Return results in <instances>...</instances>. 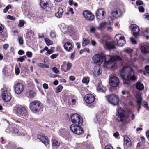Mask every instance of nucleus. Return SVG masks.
<instances>
[{
  "label": "nucleus",
  "instance_id": "nucleus-49",
  "mask_svg": "<svg viewBox=\"0 0 149 149\" xmlns=\"http://www.w3.org/2000/svg\"><path fill=\"white\" fill-rule=\"evenodd\" d=\"M52 70L56 74H57L59 72L58 69L55 67H53L52 69Z\"/></svg>",
  "mask_w": 149,
  "mask_h": 149
},
{
  "label": "nucleus",
  "instance_id": "nucleus-18",
  "mask_svg": "<svg viewBox=\"0 0 149 149\" xmlns=\"http://www.w3.org/2000/svg\"><path fill=\"white\" fill-rule=\"evenodd\" d=\"M111 16L116 19L120 17L122 15L121 10L119 8L114 9L111 13Z\"/></svg>",
  "mask_w": 149,
  "mask_h": 149
},
{
  "label": "nucleus",
  "instance_id": "nucleus-6",
  "mask_svg": "<svg viewBox=\"0 0 149 149\" xmlns=\"http://www.w3.org/2000/svg\"><path fill=\"white\" fill-rule=\"evenodd\" d=\"M116 120L118 122L122 121L126 118L125 111L121 108L118 107L116 114Z\"/></svg>",
  "mask_w": 149,
  "mask_h": 149
},
{
  "label": "nucleus",
  "instance_id": "nucleus-34",
  "mask_svg": "<svg viewBox=\"0 0 149 149\" xmlns=\"http://www.w3.org/2000/svg\"><path fill=\"white\" fill-rule=\"evenodd\" d=\"M37 66L42 68H48L49 67V65L48 64H45L41 63H38L37 64Z\"/></svg>",
  "mask_w": 149,
  "mask_h": 149
},
{
  "label": "nucleus",
  "instance_id": "nucleus-62",
  "mask_svg": "<svg viewBox=\"0 0 149 149\" xmlns=\"http://www.w3.org/2000/svg\"><path fill=\"white\" fill-rule=\"evenodd\" d=\"M9 47V45L7 44H5L3 46V48L6 50H7Z\"/></svg>",
  "mask_w": 149,
  "mask_h": 149
},
{
  "label": "nucleus",
  "instance_id": "nucleus-19",
  "mask_svg": "<svg viewBox=\"0 0 149 149\" xmlns=\"http://www.w3.org/2000/svg\"><path fill=\"white\" fill-rule=\"evenodd\" d=\"M104 46L107 50L114 49L116 48L114 44L111 42L106 41Z\"/></svg>",
  "mask_w": 149,
  "mask_h": 149
},
{
  "label": "nucleus",
  "instance_id": "nucleus-23",
  "mask_svg": "<svg viewBox=\"0 0 149 149\" xmlns=\"http://www.w3.org/2000/svg\"><path fill=\"white\" fill-rule=\"evenodd\" d=\"M92 73L94 76L97 77L101 74V72L99 68L97 67L94 69Z\"/></svg>",
  "mask_w": 149,
  "mask_h": 149
},
{
  "label": "nucleus",
  "instance_id": "nucleus-52",
  "mask_svg": "<svg viewBox=\"0 0 149 149\" xmlns=\"http://www.w3.org/2000/svg\"><path fill=\"white\" fill-rule=\"evenodd\" d=\"M143 105L147 109L149 110V107L148 104L146 102H144L143 103Z\"/></svg>",
  "mask_w": 149,
  "mask_h": 149
},
{
  "label": "nucleus",
  "instance_id": "nucleus-13",
  "mask_svg": "<svg viewBox=\"0 0 149 149\" xmlns=\"http://www.w3.org/2000/svg\"><path fill=\"white\" fill-rule=\"evenodd\" d=\"M14 88L15 93L17 94H20L23 92L24 86L22 84L18 83L14 85Z\"/></svg>",
  "mask_w": 149,
  "mask_h": 149
},
{
  "label": "nucleus",
  "instance_id": "nucleus-55",
  "mask_svg": "<svg viewBox=\"0 0 149 149\" xmlns=\"http://www.w3.org/2000/svg\"><path fill=\"white\" fill-rule=\"evenodd\" d=\"M50 36L51 38H53L56 37L55 33L52 31L50 33Z\"/></svg>",
  "mask_w": 149,
  "mask_h": 149
},
{
  "label": "nucleus",
  "instance_id": "nucleus-12",
  "mask_svg": "<svg viewBox=\"0 0 149 149\" xmlns=\"http://www.w3.org/2000/svg\"><path fill=\"white\" fill-rule=\"evenodd\" d=\"M84 17L87 20L93 21L94 19V16L89 10H85L83 13Z\"/></svg>",
  "mask_w": 149,
  "mask_h": 149
},
{
  "label": "nucleus",
  "instance_id": "nucleus-11",
  "mask_svg": "<svg viewBox=\"0 0 149 149\" xmlns=\"http://www.w3.org/2000/svg\"><path fill=\"white\" fill-rule=\"evenodd\" d=\"M93 60L94 63L100 65L103 61V57L100 54H96L93 56Z\"/></svg>",
  "mask_w": 149,
  "mask_h": 149
},
{
  "label": "nucleus",
  "instance_id": "nucleus-53",
  "mask_svg": "<svg viewBox=\"0 0 149 149\" xmlns=\"http://www.w3.org/2000/svg\"><path fill=\"white\" fill-rule=\"evenodd\" d=\"M15 74L16 75H18L20 72L19 69L18 67H16L15 68Z\"/></svg>",
  "mask_w": 149,
  "mask_h": 149
},
{
  "label": "nucleus",
  "instance_id": "nucleus-17",
  "mask_svg": "<svg viewBox=\"0 0 149 149\" xmlns=\"http://www.w3.org/2000/svg\"><path fill=\"white\" fill-rule=\"evenodd\" d=\"M37 138L39 139L42 142L45 146L48 144L49 141L48 139L47 136H45V135L41 134L37 135Z\"/></svg>",
  "mask_w": 149,
  "mask_h": 149
},
{
  "label": "nucleus",
  "instance_id": "nucleus-1",
  "mask_svg": "<svg viewBox=\"0 0 149 149\" xmlns=\"http://www.w3.org/2000/svg\"><path fill=\"white\" fill-rule=\"evenodd\" d=\"M120 75L123 80L124 84L126 87L129 85L130 80L134 81L137 79L133 70L129 66L124 67L121 70Z\"/></svg>",
  "mask_w": 149,
  "mask_h": 149
},
{
  "label": "nucleus",
  "instance_id": "nucleus-10",
  "mask_svg": "<svg viewBox=\"0 0 149 149\" xmlns=\"http://www.w3.org/2000/svg\"><path fill=\"white\" fill-rule=\"evenodd\" d=\"M109 77V83L110 85L113 87H116L118 85L119 80L117 77L113 76H110Z\"/></svg>",
  "mask_w": 149,
  "mask_h": 149
},
{
  "label": "nucleus",
  "instance_id": "nucleus-41",
  "mask_svg": "<svg viewBox=\"0 0 149 149\" xmlns=\"http://www.w3.org/2000/svg\"><path fill=\"white\" fill-rule=\"evenodd\" d=\"M63 86L61 85H59L56 88V93H59L61 92L63 89Z\"/></svg>",
  "mask_w": 149,
  "mask_h": 149
},
{
  "label": "nucleus",
  "instance_id": "nucleus-15",
  "mask_svg": "<svg viewBox=\"0 0 149 149\" xmlns=\"http://www.w3.org/2000/svg\"><path fill=\"white\" fill-rule=\"evenodd\" d=\"M131 29L133 32V35L136 38L139 36V33L140 31V29L137 25L135 24H131Z\"/></svg>",
  "mask_w": 149,
  "mask_h": 149
},
{
  "label": "nucleus",
  "instance_id": "nucleus-38",
  "mask_svg": "<svg viewBox=\"0 0 149 149\" xmlns=\"http://www.w3.org/2000/svg\"><path fill=\"white\" fill-rule=\"evenodd\" d=\"M27 58L26 56L25 55H24L22 56H21L19 58H17V61L20 62H22Z\"/></svg>",
  "mask_w": 149,
  "mask_h": 149
},
{
  "label": "nucleus",
  "instance_id": "nucleus-61",
  "mask_svg": "<svg viewBox=\"0 0 149 149\" xmlns=\"http://www.w3.org/2000/svg\"><path fill=\"white\" fill-rule=\"evenodd\" d=\"M91 44L93 46H95L96 45V42L94 40H92L91 41Z\"/></svg>",
  "mask_w": 149,
  "mask_h": 149
},
{
  "label": "nucleus",
  "instance_id": "nucleus-31",
  "mask_svg": "<svg viewBox=\"0 0 149 149\" xmlns=\"http://www.w3.org/2000/svg\"><path fill=\"white\" fill-rule=\"evenodd\" d=\"M107 23L106 22H103L100 23L98 26V29L100 30L102 29L105 28Z\"/></svg>",
  "mask_w": 149,
  "mask_h": 149
},
{
  "label": "nucleus",
  "instance_id": "nucleus-64",
  "mask_svg": "<svg viewBox=\"0 0 149 149\" xmlns=\"http://www.w3.org/2000/svg\"><path fill=\"white\" fill-rule=\"evenodd\" d=\"M145 17L147 20H149V14L148 13H146L145 15Z\"/></svg>",
  "mask_w": 149,
  "mask_h": 149
},
{
  "label": "nucleus",
  "instance_id": "nucleus-24",
  "mask_svg": "<svg viewBox=\"0 0 149 149\" xmlns=\"http://www.w3.org/2000/svg\"><path fill=\"white\" fill-rule=\"evenodd\" d=\"M57 12L55 13V16L58 18H61L62 15L63 13V10L61 8H59L57 10Z\"/></svg>",
  "mask_w": 149,
  "mask_h": 149
},
{
  "label": "nucleus",
  "instance_id": "nucleus-30",
  "mask_svg": "<svg viewBox=\"0 0 149 149\" xmlns=\"http://www.w3.org/2000/svg\"><path fill=\"white\" fill-rule=\"evenodd\" d=\"M70 117L71 118V121H74L75 119H77L79 118H81L80 116L78 115L77 113L74 114L72 115H70Z\"/></svg>",
  "mask_w": 149,
  "mask_h": 149
},
{
  "label": "nucleus",
  "instance_id": "nucleus-51",
  "mask_svg": "<svg viewBox=\"0 0 149 149\" xmlns=\"http://www.w3.org/2000/svg\"><path fill=\"white\" fill-rule=\"evenodd\" d=\"M136 4L137 5H143V3L142 1L139 0L136 1Z\"/></svg>",
  "mask_w": 149,
  "mask_h": 149
},
{
  "label": "nucleus",
  "instance_id": "nucleus-46",
  "mask_svg": "<svg viewBox=\"0 0 149 149\" xmlns=\"http://www.w3.org/2000/svg\"><path fill=\"white\" fill-rule=\"evenodd\" d=\"M18 40L19 43L21 44L22 45L23 43V40L21 36H19L18 37Z\"/></svg>",
  "mask_w": 149,
  "mask_h": 149
},
{
  "label": "nucleus",
  "instance_id": "nucleus-60",
  "mask_svg": "<svg viewBox=\"0 0 149 149\" xmlns=\"http://www.w3.org/2000/svg\"><path fill=\"white\" fill-rule=\"evenodd\" d=\"M139 10L140 12H143L144 11V8L142 6H140L139 8Z\"/></svg>",
  "mask_w": 149,
  "mask_h": 149
},
{
  "label": "nucleus",
  "instance_id": "nucleus-32",
  "mask_svg": "<svg viewBox=\"0 0 149 149\" xmlns=\"http://www.w3.org/2000/svg\"><path fill=\"white\" fill-rule=\"evenodd\" d=\"M101 114H97L94 119V121L95 123H97L98 121H100L102 118L101 117Z\"/></svg>",
  "mask_w": 149,
  "mask_h": 149
},
{
  "label": "nucleus",
  "instance_id": "nucleus-26",
  "mask_svg": "<svg viewBox=\"0 0 149 149\" xmlns=\"http://www.w3.org/2000/svg\"><path fill=\"white\" fill-rule=\"evenodd\" d=\"M52 146L54 148H57L59 146L60 143L54 139L53 138L52 139Z\"/></svg>",
  "mask_w": 149,
  "mask_h": 149
},
{
  "label": "nucleus",
  "instance_id": "nucleus-21",
  "mask_svg": "<svg viewBox=\"0 0 149 149\" xmlns=\"http://www.w3.org/2000/svg\"><path fill=\"white\" fill-rule=\"evenodd\" d=\"M106 88L105 87H104L102 84L100 82L98 83L97 90L99 92H104L106 91Z\"/></svg>",
  "mask_w": 149,
  "mask_h": 149
},
{
  "label": "nucleus",
  "instance_id": "nucleus-4",
  "mask_svg": "<svg viewBox=\"0 0 149 149\" xmlns=\"http://www.w3.org/2000/svg\"><path fill=\"white\" fill-rule=\"evenodd\" d=\"M30 108L33 112L36 113L40 111L41 108V103L38 101H33L30 103Z\"/></svg>",
  "mask_w": 149,
  "mask_h": 149
},
{
  "label": "nucleus",
  "instance_id": "nucleus-43",
  "mask_svg": "<svg viewBox=\"0 0 149 149\" xmlns=\"http://www.w3.org/2000/svg\"><path fill=\"white\" fill-rule=\"evenodd\" d=\"M124 51L130 54L132 52V50L130 48H128L124 50Z\"/></svg>",
  "mask_w": 149,
  "mask_h": 149
},
{
  "label": "nucleus",
  "instance_id": "nucleus-39",
  "mask_svg": "<svg viewBox=\"0 0 149 149\" xmlns=\"http://www.w3.org/2000/svg\"><path fill=\"white\" fill-rule=\"evenodd\" d=\"M72 66V64L69 62H68L67 64V68L65 70H64L65 72H66L67 71L69 70L71 68Z\"/></svg>",
  "mask_w": 149,
  "mask_h": 149
},
{
  "label": "nucleus",
  "instance_id": "nucleus-36",
  "mask_svg": "<svg viewBox=\"0 0 149 149\" xmlns=\"http://www.w3.org/2000/svg\"><path fill=\"white\" fill-rule=\"evenodd\" d=\"M145 71L144 72V74L148 76H149V66L146 65L145 67Z\"/></svg>",
  "mask_w": 149,
  "mask_h": 149
},
{
  "label": "nucleus",
  "instance_id": "nucleus-25",
  "mask_svg": "<svg viewBox=\"0 0 149 149\" xmlns=\"http://www.w3.org/2000/svg\"><path fill=\"white\" fill-rule=\"evenodd\" d=\"M64 47L65 49L68 51H70L72 48V45L69 42L65 43L64 45Z\"/></svg>",
  "mask_w": 149,
  "mask_h": 149
},
{
  "label": "nucleus",
  "instance_id": "nucleus-35",
  "mask_svg": "<svg viewBox=\"0 0 149 149\" xmlns=\"http://www.w3.org/2000/svg\"><path fill=\"white\" fill-rule=\"evenodd\" d=\"M29 97L31 98L33 97L35 95V93L32 90H29L27 92Z\"/></svg>",
  "mask_w": 149,
  "mask_h": 149
},
{
  "label": "nucleus",
  "instance_id": "nucleus-2",
  "mask_svg": "<svg viewBox=\"0 0 149 149\" xmlns=\"http://www.w3.org/2000/svg\"><path fill=\"white\" fill-rule=\"evenodd\" d=\"M104 65L107 68H113L115 66L116 61H120L121 58L118 55L113 56L107 55L104 56Z\"/></svg>",
  "mask_w": 149,
  "mask_h": 149
},
{
  "label": "nucleus",
  "instance_id": "nucleus-44",
  "mask_svg": "<svg viewBox=\"0 0 149 149\" xmlns=\"http://www.w3.org/2000/svg\"><path fill=\"white\" fill-rule=\"evenodd\" d=\"M89 78L86 77L83 79L82 81L83 83H88L89 82Z\"/></svg>",
  "mask_w": 149,
  "mask_h": 149
},
{
  "label": "nucleus",
  "instance_id": "nucleus-9",
  "mask_svg": "<svg viewBox=\"0 0 149 149\" xmlns=\"http://www.w3.org/2000/svg\"><path fill=\"white\" fill-rule=\"evenodd\" d=\"M116 39L118 46L122 47L126 43L125 38L120 34L116 35L115 37Z\"/></svg>",
  "mask_w": 149,
  "mask_h": 149
},
{
  "label": "nucleus",
  "instance_id": "nucleus-37",
  "mask_svg": "<svg viewBox=\"0 0 149 149\" xmlns=\"http://www.w3.org/2000/svg\"><path fill=\"white\" fill-rule=\"evenodd\" d=\"M45 41L46 45L48 46L52 45L53 44V42L47 38H45Z\"/></svg>",
  "mask_w": 149,
  "mask_h": 149
},
{
  "label": "nucleus",
  "instance_id": "nucleus-16",
  "mask_svg": "<svg viewBox=\"0 0 149 149\" xmlns=\"http://www.w3.org/2000/svg\"><path fill=\"white\" fill-rule=\"evenodd\" d=\"M3 100L6 102L10 101L11 99V96L10 92L7 90H5L2 94Z\"/></svg>",
  "mask_w": 149,
  "mask_h": 149
},
{
  "label": "nucleus",
  "instance_id": "nucleus-3",
  "mask_svg": "<svg viewBox=\"0 0 149 149\" xmlns=\"http://www.w3.org/2000/svg\"><path fill=\"white\" fill-rule=\"evenodd\" d=\"M71 121L73 123L70 125V128L71 131L78 135L82 134L84 132L81 126L83 123V120L81 118H79Z\"/></svg>",
  "mask_w": 149,
  "mask_h": 149
},
{
  "label": "nucleus",
  "instance_id": "nucleus-5",
  "mask_svg": "<svg viewBox=\"0 0 149 149\" xmlns=\"http://www.w3.org/2000/svg\"><path fill=\"white\" fill-rule=\"evenodd\" d=\"M16 112L19 116L23 118H26L27 117L28 113L25 107L21 106L17 107L16 109Z\"/></svg>",
  "mask_w": 149,
  "mask_h": 149
},
{
  "label": "nucleus",
  "instance_id": "nucleus-29",
  "mask_svg": "<svg viewBox=\"0 0 149 149\" xmlns=\"http://www.w3.org/2000/svg\"><path fill=\"white\" fill-rule=\"evenodd\" d=\"M136 97L137 99V104L139 106V108L138 109V110H139V109H140L141 107L140 105L142 103V98L141 95H137Z\"/></svg>",
  "mask_w": 149,
  "mask_h": 149
},
{
  "label": "nucleus",
  "instance_id": "nucleus-59",
  "mask_svg": "<svg viewBox=\"0 0 149 149\" xmlns=\"http://www.w3.org/2000/svg\"><path fill=\"white\" fill-rule=\"evenodd\" d=\"M43 87L45 89H47L48 88V85L46 83H44L43 84Z\"/></svg>",
  "mask_w": 149,
  "mask_h": 149
},
{
  "label": "nucleus",
  "instance_id": "nucleus-22",
  "mask_svg": "<svg viewBox=\"0 0 149 149\" xmlns=\"http://www.w3.org/2000/svg\"><path fill=\"white\" fill-rule=\"evenodd\" d=\"M140 49L142 52L146 53L149 52V47L146 45H143L140 44Z\"/></svg>",
  "mask_w": 149,
  "mask_h": 149
},
{
  "label": "nucleus",
  "instance_id": "nucleus-63",
  "mask_svg": "<svg viewBox=\"0 0 149 149\" xmlns=\"http://www.w3.org/2000/svg\"><path fill=\"white\" fill-rule=\"evenodd\" d=\"M24 53V52L22 50H20L18 52V54L20 55H23Z\"/></svg>",
  "mask_w": 149,
  "mask_h": 149
},
{
  "label": "nucleus",
  "instance_id": "nucleus-47",
  "mask_svg": "<svg viewBox=\"0 0 149 149\" xmlns=\"http://www.w3.org/2000/svg\"><path fill=\"white\" fill-rule=\"evenodd\" d=\"M26 55L29 58L31 57L32 55V53L30 51H28L26 53Z\"/></svg>",
  "mask_w": 149,
  "mask_h": 149
},
{
  "label": "nucleus",
  "instance_id": "nucleus-42",
  "mask_svg": "<svg viewBox=\"0 0 149 149\" xmlns=\"http://www.w3.org/2000/svg\"><path fill=\"white\" fill-rule=\"evenodd\" d=\"M11 6L10 5H8L3 10V12L5 13H6L9 9L11 8Z\"/></svg>",
  "mask_w": 149,
  "mask_h": 149
},
{
  "label": "nucleus",
  "instance_id": "nucleus-45",
  "mask_svg": "<svg viewBox=\"0 0 149 149\" xmlns=\"http://www.w3.org/2000/svg\"><path fill=\"white\" fill-rule=\"evenodd\" d=\"M58 54H53L50 56V58L52 59H54L56 58L58 56Z\"/></svg>",
  "mask_w": 149,
  "mask_h": 149
},
{
  "label": "nucleus",
  "instance_id": "nucleus-54",
  "mask_svg": "<svg viewBox=\"0 0 149 149\" xmlns=\"http://www.w3.org/2000/svg\"><path fill=\"white\" fill-rule=\"evenodd\" d=\"M54 50V48L53 47H52L49 50L48 49L47 52L49 54H51L53 52Z\"/></svg>",
  "mask_w": 149,
  "mask_h": 149
},
{
  "label": "nucleus",
  "instance_id": "nucleus-14",
  "mask_svg": "<svg viewBox=\"0 0 149 149\" xmlns=\"http://www.w3.org/2000/svg\"><path fill=\"white\" fill-rule=\"evenodd\" d=\"M105 15L106 12L102 9H99L96 12V17L100 20H102L104 19Z\"/></svg>",
  "mask_w": 149,
  "mask_h": 149
},
{
  "label": "nucleus",
  "instance_id": "nucleus-27",
  "mask_svg": "<svg viewBox=\"0 0 149 149\" xmlns=\"http://www.w3.org/2000/svg\"><path fill=\"white\" fill-rule=\"evenodd\" d=\"M125 143L128 147L131 146L132 145L130 139L127 136L124 137Z\"/></svg>",
  "mask_w": 149,
  "mask_h": 149
},
{
  "label": "nucleus",
  "instance_id": "nucleus-48",
  "mask_svg": "<svg viewBox=\"0 0 149 149\" xmlns=\"http://www.w3.org/2000/svg\"><path fill=\"white\" fill-rule=\"evenodd\" d=\"M7 107H9L12 105V103L10 102H6L4 104Z\"/></svg>",
  "mask_w": 149,
  "mask_h": 149
},
{
  "label": "nucleus",
  "instance_id": "nucleus-58",
  "mask_svg": "<svg viewBox=\"0 0 149 149\" xmlns=\"http://www.w3.org/2000/svg\"><path fill=\"white\" fill-rule=\"evenodd\" d=\"M105 149H113V148L110 145H107L105 146Z\"/></svg>",
  "mask_w": 149,
  "mask_h": 149
},
{
  "label": "nucleus",
  "instance_id": "nucleus-33",
  "mask_svg": "<svg viewBox=\"0 0 149 149\" xmlns=\"http://www.w3.org/2000/svg\"><path fill=\"white\" fill-rule=\"evenodd\" d=\"M90 42V40L87 39L83 38V39L82 46L83 47H85L89 44Z\"/></svg>",
  "mask_w": 149,
  "mask_h": 149
},
{
  "label": "nucleus",
  "instance_id": "nucleus-50",
  "mask_svg": "<svg viewBox=\"0 0 149 149\" xmlns=\"http://www.w3.org/2000/svg\"><path fill=\"white\" fill-rule=\"evenodd\" d=\"M7 18L13 21L15 19V18L14 17L10 15H8L7 16Z\"/></svg>",
  "mask_w": 149,
  "mask_h": 149
},
{
  "label": "nucleus",
  "instance_id": "nucleus-7",
  "mask_svg": "<svg viewBox=\"0 0 149 149\" xmlns=\"http://www.w3.org/2000/svg\"><path fill=\"white\" fill-rule=\"evenodd\" d=\"M85 100L86 102L88 104V106L90 107L93 108L94 106V102L95 97L93 95L91 94L86 95L85 97Z\"/></svg>",
  "mask_w": 149,
  "mask_h": 149
},
{
  "label": "nucleus",
  "instance_id": "nucleus-20",
  "mask_svg": "<svg viewBox=\"0 0 149 149\" xmlns=\"http://www.w3.org/2000/svg\"><path fill=\"white\" fill-rule=\"evenodd\" d=\"M49 1V0H41L40 5L42 8L45 9L48 6Z\"/></svg>",
  "mask_w": 149,
  "mask_h": 149
},
{
  "label": "nucleus",
  "instance_id": "nucleus-57",
  "mask_svg": "<svg viewBox=\"0 0 149 149\" xmlns=\"http://www.w3.org/2000/svg\"><path fill=\"white\" fill-rule=\"evenodd\" d=\"M75 53V51H74L71 54L70 58V59H74V58Z\"/></svg>",
  "mask_w": 149,
  "mask_h": 149
},
{
  "label": "nucleus",
  "instance_id": "nucleus-40",
  "mask_svg": "<svg viewBox=\"0 0 149 149\" xmlns=\"http://www.w3.org/2000/svg\"><path fill=\"white\" fill-rule=\"evenodd\" d=\"M26 22L23 20H21L19 21V23L18 26L19 27H22L24 26V24H26Z\"/></svg>",
  "mask_w": 149,
  "mask_h": 149
},
{
  "label": "nucleus",
  "instance_id": "nucleus-56",
  "mask_svg": "<svg viewBox=\"0 0 149 149\" xmlns=\"http://www.w3.org/2000/svg\"><path fill=\"white\" fill-rule=\"evenodd\" d=\"M130 40L134 44H136L137 43L136 40L132 38H130Z\"/></svg>",
  "mask_w": 149,
  "mask_h": 149
},
{
  "label": "nucleus",
  "instance_id": "nucleus-28",
  "mask_svg": "<svg viewBox=\"0 0 149 149\" xmlns=\"http://www.w3.org/2000/svg\"><path fill=\"white\" fill-rule=\"evenodd\" d=\"M136 88L139 91H141L144 89V86L143 84L140 82H137L136 83Z\"/></svg>",
  "mask_w": 149,
  "mask_h": 149
},
{
  "label": "nucleus",
  "instance_id": "nucleus-8",
  "mask_svg": "<svg viewBox=\"0 0 149 149\" xmlns=\"http://www.w3.org/2000/svg\"><path fill=\"white\" fill-rule=\"evenodd\" d=\"M106 97L108 102L113 105H116L118 103V98L114 94L110 95L108 97L106 96Z\"/></svg>",
  "mask_w": 149,
  "mask_h": 149
}]
</instances>
